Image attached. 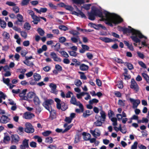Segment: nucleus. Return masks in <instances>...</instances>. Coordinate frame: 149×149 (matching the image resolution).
I'll list each match as a JSON object with an SVG mask.
<instances>
[{"label":"nucleus","instance_id":"obj_1","mask_svg":"<svg viewBox=\"0 0 149 149\" xmlns=\"http://www.w3.org/2000/svg\"><path fill=\"white\" fill-rule=\"evenodd\" d=\"M89 19L94 20L95 16H98L101 18L102 20H104L106 24L112 26V24H118L123 21L122 19L118 15L113 13H110L104 11L103 12L98 9L93 10L88 14Z\"/></svg>","mask_w":149,"mask_h":149},{"label":"nucleus","instance_id":"obj_2","mask_svg":"<svg viewBox=\"0 0 149 149\" xmlns=\"http://www.w3.org/2000/svg\"><path fill=\"white\" fill-rule=\"evenodd\" d=\"M129 29L126 28L125 30L126 31L132 33L133 35L131 36V38L136 43L140 42V40L137 37L140 38H144L145 39H147V38L142 35L139 31L135 30L130 26H129Z\"/></svg>","mask_w":149,"mask_h":149},{"label":"nucleus","instance_id":"obj_3","mask_svg":"<svg viewBox=\"0 0 149 149\" xmlns=\"http://www.w3.org/2000/svg\"><path fill=\"white\" fill-rule=\"evenodd\" d=\"M116 117L118 121H120L122 120V123L123 124L126 123L128 120L127 118H126L127 117V115L124 111L122 112L121 114H117Z\"/></svg>","mask_w":149,"mask_h":149},{"label":"nucleus","instance_id":"obj_4","mask_svg":"<svg viewBox=\"0 0 149 149\" xmlns=\"http://www.w3.org/2000/svg\"><path fill=\"white\" fill-rule=\"evenodd\" d=\"M25 132L28 133H32L34 131V129L31 123H26L25 124Z\"/></svg>","mask_w":149,"mask_h":149},{"label":"nucleus","instance_id":"obj_5","mask_svg":"<svg viewBox=\"0 0 149 149\" xmlns=\"http://www.w3.org/2000/svg\"><path fill=\"white\" fill-rule=\"evenodd\" d=\"M54 102V101L52 99L47 100L45 101L43 103V106L48 110L50 111L51 110V106Z\"/></svg>","mask_w":149,"mask_h":149},{"label":"nucleus","instance_id":"obj_6","mask_svg":"<svg viewBox=\"0 0 149 149\" xmlns=\"http://www.w3.org/2000/svg\"><path fill=\"white\" fill-rule=\"evenodd\" d=\"M70 102L71 104L78 106L82 111H83V107L82 104L80 102H77L76 99L74 96H73L72 97Z\"/></svg>","mask_w":149,"mask_h":149},{"label":"nucleus","instance_id":"obj_7","mask_svg":"<svg viewBox=\"0 0 149 149\" xmlns=\"http://www.w3.org/2000/svg\"><path fill=\"white\" fill-rule=\"evenodd\" d=\"M130 88L134 90L136 92L139 90V86L134 79H132L131 80Z\"/></svg>","mask_w":149,"mask_h":149},{"label":"nucleus","instance_id":"obj_8","mask_svg":"<svg viewBox=\"0 0 149 149\" xmlns=\"http://www.w3.org/2000/svg\"><path fill=\"white\" fill-rule=\"evenodd\" d=\"M90 132L95 138L101 135V132L98 128H96L94 130H91Z\"/></svg>","mask_w":149,"mask_h":149},{"label":"nucleus","instance_id":"obj_9","mask_svg":"<svg viewBox=\"0 0 149 149\" xmlns=\"http://www.w3.org/2000/svg\"><path fill=\"white\" fill-rule=\"evenodd\" d=\"M130 100L133 104V108H136L140 103V101L139 100H134L133 98H130Z\"/></svg>","mask_w":149,"mask_h":149},{"label":"nucleus","instance_id":"obj_10","mask_svg":"<svg viewBox=\"0 0 149 149\" xmlns=\"http://www.w3.org/2000/svg\"><path fill=\"white\" fill-rule=\"evenodd\" d=\"M29 140L24 139L22 142V144L19 146L20 149H25L26 148H28L29 147Z\"/></svg>","mask_w":149,"mask_h":149},{"label":"nucleus","instance_id":"obj_11","mask_svg":"<svg viewBox=\"0 0 149 149\" xmlns=\"http://www.w3.org/2000/svg\"><path fill=\"white\" fill-rule=\"evenodd\" d=\"M50 55L53 60L56 62H61V59L59 58L56 54L54 52H52L50 53Z\"/></svg>","mask_w":149,"mask_h":149},{"label":"nucleus","instance_id":"obj_12","mask_svg":"<svg viewBox=\"0 0 149 149\" xmlns=\"http://www.w3.org/2000/svg\"><path fill=\"white\" fill-rule=\"evenodd\" d=\"M49 87L51 88V92L55 94L57 93V91L56 90V84L53 83H51L49 85Z\"/></svg>","mask_w":149,"mask_h":149},{"label":"nucleus","instance_id":"obj_13","mask_svg":"<svg viewBox=\"0 0 149 149\" xmlns=\"http://www.w3.org/2000/svg\"><path fill=\"white\" fill-rule=\"evenodd\" d=\"M10 120V119L9 118L5 115H3L1 117L0 122L1 123H6L9 122Z\"/></svg>","mask_w":149,"mask_h":149},{"label":"nucleus","instance_id":"obj_14","mask_svg":"<svg viewBox=\"0 0 149 149\" xmlns=\"http://www.w3.org/2000/svg\"><path fill=\"white\" fill-rule=\"evenodd\" d=\"M34 116V115L33 113L29 112H27L24 114L23 117L26 119H30Z\"/></svg>","mask_w":149,"mask_h":149},{"label":"nucleus","instance_id":"obj_15","mask_svg":"<svg viewBox=\"0 0 149 149\" xmlns=\"http://www.w3.org/2000/svg\"><path fill=\"white\" fill-rule=\"evenodd\" d=\"M88 25L94 27L95 29H99L100 28H101L103 29L105 28L104 26H103L101 24H98L96 25L92 23H91L89 24Z\"/></svg>","mask_w":149,"mask_h":149},{"label":"nucleus","instance_id":"obj_16","mask_svg":"<svg viewBox=\"0 0 149 149\" xmlns=\"http://www.w3.org/2000/svg\"><path fill=\"white\" fill-rule=\"evenodd\" d=\"M100 116H98V118H100V120L102 121H104L106 119V115L105 112L101 110L100 112Z\"/></svg>","mask_w":149,"mask_h":149},{"label":"nucleus","instance_id":"obj_17","mask_svg":"<svg viewBox=\"0 0 149 149\" xmlns=\"http://www.w3.org/2000/svg\"><path fill=\"white\" fill-rule=\"evenodd\" d=\"M12 141L14 143H17L19 140V138L17 134L13 135L11 136Z\"/></svg>","mask_w":149,"mask_h":149},{"label":"nucleus","instance_id":"obj_18","mask_svg":"<svg viewBox=\"0 0 149 149\" xmlns=\"http://www.w3.org/2000/svg\"><path fill=\"white\" fill-rule=\"evenodd\" d=\"M98 117V115L95 116V118L97 119V120L94 123V125L96 127L101 126L102 125V122H101L102 121L100 120L98 117Z\"/></svg>","mask_w":149,"mask_h":149},{"label":"nucleus","instance_id":"obj_19","mask_svg":"<svg viewBox=\"0 0 149 149\" xmlns=\"http://www.w3.org/2000/svg\"><path fill=\"white\" fill-rule=\"evenodd\" d=\"M35 94L33 92H30L27 94V97H25L24 98V100H27L28 99H31L34 97Z\"/></svg>","mask_w":149,"mask_h":149},{"label":"nucleus","instance_id":"obj_20","mask_svg":"<svg viewBox=\"0 0 149 149\" xmlns=\"http://www.w3.org/2000/svg\"><path fill=\"white\" fill-rule=\"evenodd\" d=\"M17 20L16 21L15 24H19V22H22L23 21V17L22 15L19 14H18L17 15Z\"/></svg>","mask_w":149,"mask_h":149},{"label":"nucleus","instance_id":"obj_21","mask_svg":"<svg viewBox=\"0 0 149 149\" xmlns=\"http://www.w3.org/2000/svg\"><path fill=\"white\" fill-rule=\"evenodd\" d=\"M32 18L33 19L32 22H33L34 24H37L38 22L40 21V17H39L35 15L33 16Z\"/></svg>","mask_w":149,"mask_h":149},{"label":"nucleus","instance_id":"obj_22","mask_svg":"<svg viewBox=\"0 0 149 149\" xmlns=\"http://www.w3.org/2000/svg\"><path fill=\"white\" fill-rule=\"evenodd\" d=\"M82 135L83 136L84 139L86 141L89 140L91 138V134L88 133L83 132L82 133Z\"/></svg>","mask_w":149,"mask_h":149},{"label":"nucleus","instance_id":"obj_23","mask_svg":"<svg viewBox=\"0 0 149 149\" xmlns=\"http://www.w3.org/2000/svg\"><path fill=\"white\" fill-rule=\"evenodd\" d=\"M80 69L82 71H86L88 69V66L84 64H82L80 65Z\"/></svg>","mask_w":149,"mask_h":149},{"label":"nucleus","instance_id":"obj_24","mask_svg":"<svg viewBox=\"0 0 149 149\" xmlns=\"http://www.w3.org/2000/svg\"><path fill=\"white\" fill-rule=\"evenodd\" d=\"M72 14H74L77 16H80L81 17L86 18V16L82 12H77L75 11H73L72 13Z\"/></svg>","mask_w":149,"mask_h":149},{"label":"nucleus","instance_id":"obj_25","mask_svg":"<svg viewBox=\"0 0 149 149\" xmlns=\"http://www.w3.org/2000/svg\"><path fill=\"white\" fill-rule=\"evenodd\" d=\"M100 39L105 42H110L113 41V39L107 37L100 38Z\"/></svg>","mask_w":149,"mask_h":149},{"label":"nucleus","instance_id":"obj_26","mask_svg":"<svg viewBox=\"0 0 149 149\" xmlns=\"http://www.w3.org/2000/svg\"><path fill=\"white\" fill-rule=\"evenodd\" d=\"M71 40L74 43H76L78 42H79V43L81 44L82 42L80 40V39L78 36L76 37H73L71 38Z\"/></svg>","mask_w":149,"mask_h":149},{"label":"nucleus","instance_id":"obj_27","mask_svg":"<svg viewBox=\"0 0 149 149\" xmlns=\"http://www.w3.org/2000/svg\"><path fill=\"white\" fill-rule=\"evenodd\" d=\"M33 77L34 80L36 81H38L41 78L40 75L38 74L35 73L33 74Z\"/></svg>","mask_w":149,"mask_h":149},{"label":"nucleus","instance_id":"obj_28","mask_svg":"<svg viewBox=\"0 0 149 149\" xmlns=\"http://www.w3.org/2000/svg\"><path fill=\"white\" fill-rule=\"evenodd\" d=\"M55 101L57 103V108L58 109H61V100L58 98H56L55 99Z\"/></svg>","mask_w":149,"mask_h":149},{"label":"nucleus","instance_id":"obj_29","mask_svg":"<svg viewBox=\"0 0 149 149\" xmlns=\"http://www.w3.org/2000/svg\"><path fill=\"white\" fill-rule=\"evenodd\" d=\"M73 125L71 124L69 125H68L67 124H65L64 125V127L65 128V129L63 131V132H65L69 130L72 127Z\"/></svg>","mask_w":149,"mask_h":149},{"label":"nucleus","instance_id":"obj_30","mask_svg":"<svg viewBox=\"0 0 149 149\" xmlns=\"http://www.w3.org/2000/svg\"><path fill=\"white\" fill-rule=\"evenodd\" d=\"M27 91L26 89H24L22 90L21 92L19 94V96L22 98V99L24 100V97H26L25 96L26 93Z\"/></svg>","mask_w":149,"mask_h":149},{"label":"nucleus","instance_id":"obj_31","mask_svg":"<svg viewBox=\"0 0 149 149\" xmlns=\"http://www.w3.org/2000/svg\"><path fill=\"white\" fill-rule=\"evenodd\" d=\"M2 36L3 38L5 39L8 40L10 38L9 34L6 31H4L3 32Z\"/></svg>","mask_w":149,"mask_h":149},{"label":"nucleus","instance_id":"obj_32","mask_svg":"<svg viewBox=\"0 0 149 149\" xmlns=\"http://www.w3.org/2000/svg\"><path fill=\"white\" fill-rule=\"evenodd\" d=\"M37 31L39 34L41 36H43L45 33V31L41 28H38Z\"/></svg>","mask_w":149,"mask_h":149},{"label":"nucleus","instance_id":"obj_33","mask_svg":"<svg viewBox=\"0 0 149 149\" xmlns=\"http://www.w3.org/2000/svg\"><path fill=\"white\" fill-rule=\"evenodd\" d=\"M142 77L146 81V82L147 83H149V77L148 75L146 73H142Z\"/></svg>","mask_w":149,"mask_h":149},{"label":"nucleus","instance_id":"obj_34","mask_svg":"<svg viewBox=\"0 0 149 149\" xmlns=\"http://www.w3.org/2000/svg\"><path fill=\"white\" fill-rule=\"evenodd\" d=\"M49 111L50 113V116L52 117V119L55 118L56 116V111L54 110H52V108H51V110Z\"/></svg>","mask_w":149,"mask_h":149},{"label":"nucleus","instance_id":"obj_35","mask_svg":"<svg viewBox=\"0 0 149 149\" xmlns=\"http://www.w3.org/2000/svg\"><path fill=\"white\" fill-rule=\"evenodd\" d=\"M110 119L113 122L112 125L113 126H116L117 125V118L115 117H112Z\"/></svg>","mask_w":149,"mask_h":149},{"label":"nucleus","instance_id":"obj_36","mask_svg":"<svg viewBox=\"0 0 149 149\" xmlns=\"http://www.w3.org/2000/svg\"><path fill=\"white\" fill-rule=\"evenodd\" d=\"M54 47V50L55 51H58L60 47V44L59 43H57L55 45H53L52 47Z\"/></svg>","mask_w":149,"mask_h":149},{"label":"nucleus","instance_id":"obj_37","mask_svg":"<svg viewBox=\"0 0 149 149\" xmlns=\"http://www.w3.org/2000/svg\"><path fill=\"white\" fill-rule=\"evenodd\" d=\"M75 84L78 87L80 86L82 84V82L79 79H76L74 82Z\"/></svg>","mask_w":149,"mask_h":149},{"label":"nucleus","instance_id":"obj_38","mask_svg":"<svg viewBox=\"0 0 149 149\" xmlns=\"http://www.w3.org/2000/svg\"><path fill=\"white\" fill-rule=\"evenodd\" d=\"M30 0H22L21 3L22 6H24L27 5Z\"/></svg>","mask_w":149,"mask_h":149},{"label":"nucleus","instance_id":"obj_39","mask_svg":"<svg viewBox=\"0 0 149 149\" xmlns=\"http://www.w3.org/2000/svg\"><path fill=\"white\" fill-rule=\"evenodd\" d=\"M91 114V113L90 111L89 110H87L84 112L83 116V117L85 118L89 116Z\"/></svg>","mask_w":149,"mask_h":149},{"label":"nucleus","instance_id":"obj_40","mask_svg":"<svg viewBox=\"0 0 149 149\" xmlns=\"http://www.w3.org/2000/svg\"><path fill=\"white\" fill-rule=\"evenodd\" d=\"M3 81L4 83L8 86L10 84V79L8 78H5L3 77Z\"/></svg>","mask_w":149,"mask_h":149},{"label":"nucleus","instance_id":"obj_41","mask_svg":"<svg viewBox=\"0 0 149 149\" xmlns=\"http://www.w3.org/2000/svg\"><path fill=\"white\" fill-rule=\"evenodd\" d=\"M53 139L50 137L47 138L45 139V142L48 143H50L53 142Z\"/></svg>","mask_w":149,"mask_h":149},{"label":"nucleus","instance_id":"obj_42","mask_svg":"<svg viewBox=\"0 0 149 149\" xmlns=\"http://www.w3.org/2000/svg\"><path fill=\"white\" fill-rule=\"evenodd\" d=\"M0 24L2 28H4L6 26V24L4 21L0 19Z\"/></svg>","mask_w":149,"mask_h":149},{"label":"nucleus","instance_id":"obj_43","mask_svg":"<svg viewBox=\"0 0 149 149\" xmlns=\"http://www.w3.org/2000/svg\"><path fill=\"white\" fill-rule=\"evenodd\" d=\"M125 100H119L118 102V104L121 106H124L125 105Z\"/></svg>","mask_w":149,"mask_h":149},{"label":"nucleus","instance_id":"obj_44","mask_svg":"<svg viewBox=\"0 0 149 149\" xmlns=\"http://www.w3.org/2000/svg\"><path fill=\"white\" fill-rule=\"evenodd\" d=\"M34 103L36 105H38L40 103V101L38 98L37 97H35L33 99Z\"/></svg>","mask_w":149,"mask_h":149},{"label":"nucleus","instance_id":"obj_45","mask_svg":"<svg viewBox=\"0 0 149 149\" xmlns=\"http://www.w3.org/2000/svg\"><path fill=\"white\" fill-rule=\"evenodd\" d=\"M10 139L9 136L6 135L4 137L3 141L5 143H7L10 140Z\"/></svg>","mask_w":149,"mask_h":149},{"label":"nucleus","instance_id":"obj_46","mask_svg":"<svg viewBox=\"0 0 149 149\" xmlns=\"http://www.w3.org/2000/svg\"><path fill=\"white\" fill-rule=\"evenodd\" d=\"M18 133L20 135H22L23 133V128L21 127H18L17 131Z\"/></svg>","mask_w":149,"mask_h":149},{"label":"nucleus","instance_id":"obj_47","mask_svg":"<svg viewBox=\"0 0 149 149\" xmlns=\"http://www.w3.org/2000/svg\"><path fill=\"white\" fill-rule=\"evenodd\" d=\"M91 6V5L90 4H85L83 6H82L81 8H83L86 10H88L90 9Z\"/></svg>","mask_w":149,"mask_h":149},{"label":"nucleus","instance_id":"obj_48","mask_svg":"<svg viewBox=\"0 0 149 149\" xmlns=\"http://www.w3.org/2000/svg\"><path fill=\"white\" fill-rule=\"evenodd\" d=\"M73 3L77 4H81L83 3V2L82 0H72Z\"/></svg>","mask_w":149,"mask_h":149},{"label":"nucleus","instance_id":"obj_49","mask_svg":"<svg viewBox=\"0 0 149 149\" xmlns=\"http://www.w3.org/2000/svg\"><path fill=\"white\" fill-rule=\"evenodd\" d=\"M79 73L81 74L80 78L81 79L86 80L87 79L85 75L84 72H79Z\"/></svg>","mask_w":149,"mask_h":149},{"label":"nucleus","instance_id":"obj_50","mask_svg":"<svg viewBox=\"0 0 149 149\" xmlns=\"http://www.w3.org/2000/svg\"><path fill=\"white\" fill-rule=\"evenodd\" d=\"M138 143L137 141H135L132 146L131 149H137Z\"/></svg>","mask_w":149,"mask_h":149},{"label":"nucleus","instance_id":"obj_51","mask_svg":"<svg viewBox=\"0 0 149 149\" xmlns=\"http://www.w3.org/2000/svg\"><path fill=\"white\" fill-rule=\"evenodd\" d=\"M13 11L16 13H17L19 11V8L17 6H15L13 8Z\"/></svg>","mask_w":149,"mask_h":149},{"label":"nucleus","instance_id":"obj_52","mask_svg":"<svg viewBox=\"0 0 149 149\" xmlns=\"http://www.w3.org/2000/svg\"><path fill=\"white\" fill-rule=\"evenodd\" d=\"M98 100L96 99H93L89 101V103L90 104H93L94 103H97L98 102Z\"/></svg>","mask_w":149,"mask_h":149},{"label":"nucleus","instance_id":"obj_53","mask_svg":"<svg viewBox=\"0 0 149 149\" xmlns=\"http://www.w3.org/2000/svg\"><path fill=\"white\" fill-rule=\"evenodd\" d=\"M31 26L29 24L26 23L24 25V28L27 30H29L30 29Z\"/></svg>","mask_w":149,"mask_h":149},{"label":"nucleus","instance_id":"obj_54","mask_svg":"<svg viewBox=\"0 0 149 149\" xmlns=\"http://www.w3.org/2000/svg\"><path fill=\"white\" fill-rule=\"evenodd\" d=\"M62 56L65 58H68L69 57L68 54L65 52L62 51L60 52Z\"/></svg>","mask_w":149,"mask_h":149},{"label":"nucleus","instance_id":"obj_55","mask_svg":"<svg viewBox=\"0 0 149 149\" xmlns=\"http://www.w3.org/2000/svg\"><path fill=\"white\" fill-rule=\"evenodd\" d=\"M6 4L10 6H16V4L10 1H7Z\"/></svg>","mask_w":149,"mask_h":149},{"label":"nucleus","instance_id":"obj_56","mask_svg":"<svg viewBox=\"0 0 149 149\" xmlns=\"http://www.w3.org/2000/svg\"><path fill=\"white\" fill-rule=\"evenodd\" d=\"M52 133L50 131H46L42 133V135L44 136H47L50 135Z\"/></svg>","mask_w":149,"mask_h":149},{"label":"nucleus","instance_id":"obj_57","mask_svg":"<svg viewBox=\"0 0 149 149\" xmlns=\"http://www.w3.org/2000/svg\"><path fill=\"white\" fill-rule=\"evenodd\" d=\"M6 97V95L4 93L0 91V98L4 100Z\"/></svg>","mask_w":149,"mask_h":149},{"label":"nucleus","instance_id":"obj_58","mask_svg":"<svg viewBox=\"0 0 149 149\" xmlns=\"http://www.w3.org/2000/svg\"><path fill=\"white\" fill-rule=\"evenodd\" d=\"M86 55L88 58L90 60L92 59L93 57V54L89 52H88L86 53Z\"/></svg>","mask_w":149,"mask_h":149},{"label":"nucleus","instance_id":"obj_59","mask_svg":"<svg viewBox=\"0 0 149 149\" xmlns=\"http://www.w3.org/2000/svg\"><path fill=\"white\" fill-rule=\"evenodd\" d=\"M65 8L68 10L72 11L73 10V8L70 6L65 5Z\"/></svg>","mask_w":149,"mask_h":149},{"label":"nucleus","instance_id":"obj_60","mask_svg":"<svg viewBox=\"0 0 149 149\" xmlns=\"http://www.w3.org/2000/svg\"><path fill=\"white\" fill-rule=\"evenodd\" d=\"M58 28L64 31L68 30V28H67L66 26L64 25L59 26L58 27Z\"/></svg>","mask_w":149,"mask_h":149},{"label":"nucleus","instance_id":"obj_61","mask_svg":"<svg viewBox=\"0 0 149 149\" xmlns=\"http://www.w3.org/2000/svg\"><path fill=\"white\" fill-rule=\"evenodd\" d=\"M66 41V38L64 37H61L59 38V42L61 43H63Z\"/></svg>","mask_w":149,"mask_h":149},{"label":"nucleus","instance_id":"obj_62","mask_svg":"<svg viewBox=\"0 0 149 149\" xmlns=\"http://www.w3.org/2000/svg\"><path fill=\"white\" fill-rule=\"evenodd\" d=\"M72 119L70 117H66L65 119V120L67 123H71L72 121Z\"/></svg>","mask_w":149,"mask_h":149},{"label":"nucleus","instance_id":"obj_63","mask_svg":"<svg viewBox=\"0 0 149 149\" xmlns=\"http://www.w3.org/2000/svg\"><path fill=\"white\" fill-rule=\"evenodd\" d=\"M118 87L119 88H122L123 87V85L121 81H120L117 84Z\"/></svg>","mask_w":149,"mask_h":149},{"label":"nucleus","instance_id":"obj_64","mask_svg":"<svg viewBox=\"0 0 149 149\" xmlns=\"http://www.w3.org/2000/svg\"><path fill=\"white\" fill-rule=\"evenodd\" d=\"M79 137L78 135H76L75 138L74 143H77L79 141Z\"/></svg>","mask_w":149,"mask_h":149}]
</instances>
